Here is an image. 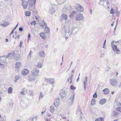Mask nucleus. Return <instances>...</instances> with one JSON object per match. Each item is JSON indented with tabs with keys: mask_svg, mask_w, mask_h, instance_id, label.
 Here are the masks:
<instances>
[{
	"mask_svg": "<svg viewBox=\"0 0 121 121\" xmlns=\"http://www.w3.org/2000/svg\"><path fill=\"white\" fill-rule=\"evenodd\" d=\"M70 24V23H69L68 25L65 26L64 27L65 35L68 37H69L71 34V32L70 33V32H71V30H70V28H71V25Z\"/></svg>",
	"mask_w": 121,
	"mask_h": 121,
	"instance_id": "1",
	"label": "nucleus"
},
{
	"mask_svg": "<svg viewBox=\"0 0 121 121\" xmlns=\"http://www.w3.org/2000/svg\"><path fill=\"white\" fill-rule=\"evenodd\" d=\"M36 0H28V2L29 6V10L32 11L35 9V7L34 5L35 4Z\"/></svg>",
	"mask_w": 121,
	"mask_h": 121,
	"instance_id": "2",
	"label": "nucleus"
},
{
	"mask_svg": "<svg viewBox=\"0 0 121 121\" xmlns=\"http://www.w3.org/2000/svg\"><path fill=\"white\" fill-rule=\"evenodd\" d=\"M114 41H112L111 43L112 49L114 51H116L117 53L118 54H120V51L117 48V47L115 45L113 44Z\"/></svg>",
	"mask_w": 121,
	"mask_h": 121,
	"instance_id": "3",
	"label": "nucleus"
},
{
	"mask_svg": "<svg viewBox=\"0 0 121 121\" xmlns=\"http://www.w3.org/2000/svg\"><path fill=\"white\" fill-rule=\"evenodd\" d=\"M37 77L33 74H30L28 75V80L30 82H34L35 80Z\"/></svg>",
	"mask_w": 121,
	"mask_h": 121,
	"instance_id": "4",
	"label": "nucleus"
},
{
	"mask_svg": "<svg viewBox=\"0 0 121 121\" xmlns=\"http://www.w3.org/2000/svg\"><path fill=\"white\" fill-rule=\"evenodd\" d=\"M118 81L117 79L115 78H112L110 80L111 85L112 86H116L118 84Z\"/></svg>",
	"mask_w": 121,
	"mask_h": 121,
	"instance_id": "5",
	"label": "nucleus"
},
{
	"mask_svg": "<svg viewBox=\"0 0 121 121\" xmlns=\"http://www.w3.org/2000/svg\"><path fill=\"white\" fill-rule=\"evenodd\" d=\"M84 19V17L82 14L80 13H78L77 15L76 20L77 21H79L82 20Z\"/></svg>",
	"mask_w": 121,
	"mask_h": 121,
	"instance_id": "6",
	"label": "nucleus"
},
{
	"mask_svg": "<svg viewBox=\"0 0 121 121\" xmlns=\"http://www.w3.org/2000/svg\"><path fill=\"white\" fill-rule=\"evenodd\" d=\"M39 72V70L36 69L35 68H33L31 71V74L36 76H39L38 74Z\"/></svg>",
	"mask_w": 121,
	"mask_h": 121,
	"instance_id": "7",
	"label": "nucleus"
},
{
	"mask_svg": "<svg viewBox=\"0 0 121 121\" xmlns=\"http://www.w3.org/2000/svg\"><path fill=\"white\" fill-rule=\"evenodd\" d=\"M72 28L71 30V33H73V32H74L75 33H76V32L78 31V29L76 26H73V25H71V28Z\"/></svg>",
	"mask_w": 121,
	"mask_h": 121,
	"instance_id": "8",
	"label": "nucleus"
},
{
	"mask_svg": "<svg viewBox=\"0 0 121 121\" xmlns=\"http://www.w3.org/2000/svg\"><path fill=\"white\" fill-rule=\"evenodd\" d=\"M61 21L65 20V22H66V21L68 19V16L67 15L65 14H62L61 16Z\"/></svg>",
	"mask_w": 121,
	"mask_h": 121,
	"instance_id": "9",
	"label": "nucleus"
},
{
	"mask_svg": "<svg viewBox=\"0 0 121 121\" xmlns=\"http://www.w3.org/2000/svg\"><path fill=\"white\" fill-rule=\"evenodd\" d=\"M5 55L0 56V61L1 63H5L6 62V59H7Z\"/></svg>",
	"mask_w": 121,
	"mask_h": 121,
	"instance_id": "10",
	"label": "nucleus"
},
{
	"mask_svg": "<svg viewBox=\"0 0 121 121\" xmlns=\"http://www.w3.org/2000/svg\"><path fill=\"white\" fill-rule=\"evenodd\" d=\"M60 93V96L62 98H63L65 96V91L64 90H61Z\"/></svg>",
	"mask_w": 121,
	"mask_h": 121,
	"instance_id": "11",
	"label": "nucleus"
},
{
	"mask_svg": "<svg viewBox=\"0 0 121 121\" xmlns=\"http://www.w3.org/2000/svg\"><path fill=\"white\" fill-rule=\"evenodd\" d=\"M74 95H71L70 97V99L68 101L69 102L70 105H71L73 102V100L74 99Z\"/></svg>",
	"mask_w": 121,
	"mask_h": 121,
	"instance_id": "12",
	"label": "nucleus"
},
{
	"mask_svg": "<svg viewBox=\"0 0 121 121\" xmlns=\"http://www.w3.org/2000/svg\"><path fill=\"white\" fill-rule=\"evenodd\" d=\"M72 7L70 6H69L67 8H65L63 9V10L66 13H69L70 11V10L72 9Z\"/></svg>",
	"mask_w": 121,
	"mask_h": 121,
	"instance_id": "13",
	"label": "nucleus"
},
{
	"mask_svg": "<svg viewBox=\"0 0 121 121\" xmlns=\"http://www.w3.org/2000/svg\"><path fill=\"white\" fill-rule=\"evenodd\" d=\"M46 80L48 83L53 84L54 83L55 80L54 79L46 78Z\"/></svg>",
	"mask_w": 121,
	"mask_h": 121,
	"instance_id": "14",
	"label": "nucleus"
},
{
	"mask_svg": "<svg viewBox=\"0 0 121 121\" xmlns=\"http://www.w3.org/2000/svg\"><path fill=\"white\" fill-rule=\"evenodd\" d=\"M28 3L27 2L25 1H23L22 2V5L24 9H26L28 6Z\"/></svg>",
	"mask_w": 121,
	"mask_h": 121,
	"instance_id": "15",
	"label": "nucleus"
},
{
	"mask_svg": "<svg viewBox=\"0 0 121 121\" xmlns=\"http://www.w3.org/2000/svg\"><path fill=\"white\" fill-rule=\"evenodd\" d=\"M29 72L28 70L26 69H24L22 72V74L24 75H26Z\"/></svg>",
	"mask_w": 121,
	"mask_h": 121,
	"instance_id": "16",
	"label": "nucleus"
},
{
	"mask_svg": "<svg viewBox=\"0 0 121 121\" xmlns=\"http://www.w3.org/2000/svg\"><path fill=\"white\" fill-rule=\"evenodd\" d=\"M79 5V4L78 5ZM78 7H76L75 8V9L77 10L78 12H82L83 11V8L82 7L79 5Z\"/></svg>",
	"mask_w": 121,
	"mask_h": 121,
	"instance_id": "17",
	"label": "nucleus"
},
{
	"mask_svg": "<svg viewBox=\"0 0 121 121\" xmlns=\"http://www.w3.org/2000/svg\"><path fill=\"white\" fill-rule=\"evenodd\" d=\"M106 102V100L105 99H100L99 102V103L101 105H103L105 104Z\"/></svg>",
	"mask_w": 121,
	"mask_h": 121,
	"instance_id": "18",
	"label": "nucleus"
},
{
	"mask_svg": "<svg viewBox=\"0 0 121 121\" xmlns=\"http://www.w3.org/2000/svg\"><path fill=\"white\" fill-rule=\"evenodd\" d=\"M39 54L41 58H43L45 56V53L43 51H41L39 52Z\"/></svg>",
	"mask_w": 121,
	"mask_h": 121,
	"instance_id": "19",
	"label": "nucleus"
},
{
	"mask_svg": "<svg viewBox=\"0 0 121 121\" xmlns=\"http://www.w3.org/2000/svg\"><path fill=\"white\" fill-rule=\"evenodd\" d=\"M103 91L105 95H108L109 92V90L107 88H105L103 90Z\"/></svg>",
	"mask_w": 121,
	"mask_h": 121,
	"instance_id": "20",
	"label": "nucleus"
},
{
	"mask_svg": "<svg viewBox=\"0 0 121 121\" xmlns=\"http://www.w3.org/2000/svg\"><path fill=\"white\" fill-rule=\"evenodd\" d=\"M77 13V12L75 11H73L69 15V17L70 18H71L74 16V15Z\"/></svg>",
	"mask_w": 121,
	"mask_h": 121,
	"instance_id": "21",
	"label": "nucleus"
},
{
	"mask_svg": "<svg viewBox=\"0 0 121 121\" xmlns=\"http://www.w3.org/2000/svg\"><path fill=\"white\" fill-rule=\"evenodd\" d=\"M15 52H14L12 53H10L9 54L8 56H6L7 58H8L9 57H13L14 55Z\"/></svg>",
	"mask_w": 121,
	"mask_h": 121,
	"instance_id": "22",
	"label": "nucleus"
},
{
	"mask_svg": "<svg viewBox=\"0 0 121 121\" xmlns=\"http://www.w3.org/2000/svg\"><path fill=\"white\" fill-rule=\"evenodd\" d=\"M118 99H116L115 101V105H116L121 106V103H120L119 102L117 101Z\"/></svg>",
	"mask_w": 121,
	"mask_h": 121,
	"instance_id": "23",
	"label": "nucleus"
},
{
	"mask_svg": "<svg viewBox=\"0 0 121 121\" xmlns=\"http://www.w3.org/2000/svg\"><path fill=\"white\" fill-rule=\"evenodd\" d=\"M40 23V25L41 27L42 28H44L46 27L47 26V24L46 23L43 22L42 23Z\"/></svg>",
	"mask_w": 121,
	"mask_h": 121,
	"instance_id": "24",
	"label": "nucleus"
},
{
	"mask_svg": "<svg viewBox=\"0 0 121 121\" xmlns=\"http://www.w3.org/2000/svg\"><path fill=\"white\" fill-rule=\"evenodd\" d=\"M9 23L8 22H5L4 21L3 23H1V25L4 26H5L9 25Z\"/></svg>",
	"mask_w": 121,
	"mask_h": 121,
	"instance_id": "25",
	"label": "nucleus"
},
{
	"mask_svg": "<svg viewBox=\"0 0 121 121\" xmlns=\"http://www.w3.org/2000/svg\"><path fill=\"white\" fill-rule=\"evenodd\" d=\"M59 99H57L54 102V105L56 107H57V105L59 104Z\"/></svg>",
	"mask_w": 121,
	"mask_h": 121,
	"instance_id": "26",
	"label": "nucleus"
},
{
	"mask_svg": "<svg viewBox=\"0 0 121 121\" xmlns=\"http://www.w3.org/2000/svg\"><path fill=\"white\" fill-rule=\"evenodd\" d=\"M50 112L52 113L55 110V107L52 106H51L50 107Z\"/></svg>",
	"mask_w": 121,
	"mask_h": 121,
	"instance_id": "27",
	"label": "nucleus"
},
{
	"mask_svg": "<svg viewBox=\"0 0 121 121\" xmlns=\"http://www.w3.org/2000/svg\"><path fill=\"white\" fill-rule=\"evenodd\" d=\"M55 1L59 4H60L64 2V0H55Z\"/></svg>",
	"mask_w": 121,
	"mask_h": 121,
	"instance_id": "28",
	"label": "nucleus"
},
{
	"mask_svg": "<svg viewBox=\"0 0 121 121\" xmlns=\"http://www.w3.org/2000/svg\"><path fill=\"white\" fill-rule=\"evenodd\" d=\"M40 36L43 39H45L46 38V36L43 33H41L40 34Z\"/></svg>",
	"mask_w": 121,
	"mask_h": 121,
	"instance_id": "29",
	"label": "nucleus"
},
{
	"mask_svg": "<svg viewBox=\"0 0 121 121\" xmlns=\"http://www.w3.org/2000/svg\"><path fill=\"white\" fill-rule=\"evenodd\" d=\"M13 90L12 87H9L8 89V92L9 94H12Z\"/></svg>",
	"mask_w": 121,
	"mask_h": 121,
	"instance_id": "30",
	"label": "nucleus"
},
{
	"mask_svg": "<svg viewBox=\"0 0 121 121\" xmlns=\"http://www.w3.org/2000/svg\"><path fill=\"white\" fill-rule=\"evenodd\" d=\"M31 12L29 11H27L25 12V15L26 16H30Z\"/></svg>",
	"mask_w": 121,
	"mask_h": 121,
	"instance_id": "31",
	"label": "nucleus"
},
{
	"mask_svg": "<svg viewBox=\"0 0 121 121\" xmlns=\"http://www.w3.org/2000/svg\"><path fill=\"white\" fill-rule=\"evenodd\" d=\"M55 12V11L53 9H50L49 11V12L50 14H52Z\"/></svg>",
	"mask_w": 121,
	"mask_h": 121,
	"instance_id": "32",
	"label": "nucleus"
},
{
	"mask_svg": "<svg viewBox=\"0 0 121 121\" xmlns=\"http://www.w3.org/2000/svg\"><path fill=\"white\" fill-rule=\"evenodd\" d=\"M44 31L46 33H48L49 32L50 30L49 28L46 26L45 27Z\"/></svg>",
	"mask_w": 121,
	"mask_h": 121,
	"instance_id": "33",
	"label": "nucleus"
},
{
	"mask_svg": "<svg viewBox=\"0 0 121 121\" xmlns=\"http://www.w3.org/2000/svg\"><path fill=\"white\" fill-rule=\"evenodd\" d=\"M82 113L81 110L79 108H78L76 112V114H81Z\"/></svg>",
	"mask_w": 121,
	"mask_h": 121,
	"instance_id": "34",
	"label": "nucleus"
},
{
	"mask_svg": "<svg viewBox=\"0 0 121 121\" xmlns=\"http://www.w3.org/2000/svg\"><path fill=\"white\" fill-rule=\"evenodd\" d=\"M95 99H93L91 101V105L92 106L94 105L95 104Z\"/></svg>",
	"mask_w": 121,
	"mask_h": 121,
	"instance_id": "35",
	"label": "nucleus"
},
{
	"mask_svg": "<svg viewBox=\"0 0 121 121\" xmlns=\"http://www.w3.org/2000/svg\"><path fill=\"white\" fill-rule=\"evenodd\" d=\"M44 96V95L41 92L39 94V99H41Z\"/></svg>",
	"mask_w": 121,
	"mask_h": 121,
	"instance_id": "36",
	"label": "nucleus"
},
{
	"mask_svg": "<svg viewBox=\"0 0 121 121\" xmlns=\"http://www.w3.org/2000/svg\"><path fill=\"white\" fill-rule=\"evenodd\" d=\"M113 116H117L119 113L118 112L115 111H113Z\"/></svg>",
	"mask_w": 121,
	"mask_h": 121,
	"instance_id": "37",
	"label": "nucleus"
},
{
	"mask_svg": "<svg viewBox=\"0 0 121 121\" xmlns=\"http://www.w3.org/2000/svg\"><path fill=\"white\" fill-rule=\"evenodd\" d=\"M87 76H86L85 79L83 82V84L84 85H86L87 82Z\"/></svg>",
	"mask_w": 121,
	"mask_h": 121,
	"instance_id": "38",
	"label": "nucleus"
},
{
	"mask_svg": "<svg viewBox=\"0 0 121 121\" xmlns=\"http://www.w3.org/2000/svg\"><path fill=\"white\" fill-rule=\"evenodd\" d=\"M116 110L121 112V107H118L116 108Z\"/></svg>",
	"mask_w": 121,
	"mask_h": 121,
	"instance_id": "39",
	"label": "nucleus"
},
{
	"mask_svg": "<svg viewBox=\"0 0 121 121\" xmlns=\"http://www.w3.org/2000/svg\"><path fill=\"white\" fill-rule=\"evenodd\" d=\"M20 65V62H17L15 64V67L17 68H18Z\"/></svg>",
	"mask_w": 121,
	"mask_h": 121,
	"instance_id": "40",
	"label": "nucleus"
},
{
	"mask_svg": "<svg viewBox=\"0 0 121 121\" xmlns=\"http://www.w3.org/2000/svg\"><path fill=\"white\" fill-rule=\"evenodd\" d=\"M37 66L38 67L41 68L42 67V65L41 63V62H39L38 63Z\"/></svg>",
	"mask_w": 121,
	"mask_h": 121,
	"instance_id": "41",
	"label": "nucleus"
},
{
	"mask_svg": "<svg viewBox=\"0 0 121 121\" xmlns=\"http://www.w3.org/2000/svg\"><path fill=\"white\" fill-rule=\"evenodd\" d=\"M15 79L14 81L16 82L17 81L19 78V77L18 76V75L16 76L15 77Z\"/></svg>",
	"mask_w": 121,
	"mask_h": 121,
	"instance_id": "42",
	"label": "nucleus"
},
{
	"mask_svg": "<svg viewBox=\"0 0 121 121\" xmlns=\"http://www.w3.org/2000/svg\"><path fill=\"white\" fill-rule=\"evenodd\" d=\"M72 78H69L67 80L68 82H69H69L70 83H72Z\"/></svg>",
	"mask_w": 121,
	"mask_h": 121,
	"instance_id": "43",
	"label": "nucleus"
},
{
	"mask_svg": "<svg viewBox=\"0 0 121 121\" xmlns=\"http://www.w3.org/2000/svg\"><path fill=\"white\" fill-rule=\"evenodd\" d=\"M110 13L111 14H114V9L113 8H112L111 9Z\"/></svg>",
	"mask_w": 121,
	"mask_h": 121,
	"instance_id": "44",
	"label": "nucleus"
},
{
	"mask_svg": "<svg viewBox=\"0 0 121 121\" xmlns=\"http://www.w3.org/2000/svg\"><path fill=\"white\" fill-rule=\"evenodd\" d=\"M97 97V95L96 94V93L95 92L93 95V97L94 98H96Z\"/></svg>",
	"mask_w": 121,
	"mask_h": 121,
	"instance_id": "45",
	"label": "nucleus"
},
{
	"mask_svg": "<svg viewBox=\"0 0 121 121\" xmlns=\"http://www.w3.org/2000/svg\"><path fill=\"white\" fill-rule=\"evenodd\" d=\"M34 92L33 91H30L29 92V94L30 95H33Z\"/></svg>",
	"mask_w": 121,
	"mask_h": 121,
	"instance_id": "46",
	"label": "nucleus"
},
{
	"mask_svg": "<svg viewBox=\"0 0 121 121\" xmlns=\"http://www.w3.org/2000/svg\"><path fill=\"white\" fill-rule=\"evenodd\" d=\"M30 24L31 25H35V24H36V22L35 21H33L32 22H31Z\"/></svg>",
	"mask_w": 121,
	"mask_h": 121,
	"instance_id": "47",
	"label": "nucleus"
},
{
	"mask_svg": "<svg viewBox=\"0 0 121 121\" xmlns=\"http://www.w3.org/2000/svg\"><path fill=\"white\" fill-rule=\"evenodd\" d=\"M70 88L72 90H74L75 89V87L73 86H70Z\"/></svg>",
	"mask_w": 121,
	"mask_h": 121,
	"instance_id": "48",
	"label": "nucleus"
},
{
	"mask_svg": "<svg viewBox=\"0 0 121 121\" xmlns=\"http://www.w3.org/2000/svg\"><path fill=\"white\" fill-rule=\"evenodd\" d=\"M20 93L22 95H25V91H21L20 92Z\"/></svg>",
	"mask_w": 121,
	"mask_h": 121,
	"instance_id": "49",
	"label": "nucleus"
},
{
	"mask_svg": "<svg viewBox=\"0 0 121 121\" xmlns=\"http://www.w3.org/2000/svg\"><path fill=\"white\" fill-rule=\"evenodd\" d=\"M37 117H35L32 119V121H36V120Z\"/></svg>",
	"mask_w": 121,
	"mask_h": 121,
	"instance_id": "50",
	"label": "nucleus"
},
{
	"mask_svg": "<svg viewBox=\"0 0 121 121\" xmlns=\"http://www.w3.org/2000/svg\"><path fill=\"white\" fill-rule=\"evenodd\" d=\"M61 113V112L60 110L58 112V114L59 115L61 116L62 117V115Z\"/></svg>",
	"mask_w": 121,
	"mask_h": 121,
	"instance_id": "51",
	"label": "nucleus"
},
{
	"mask_svg": "<svg viewBox=\"0 0 121 121\" xmlns=\"http://www.w3.org/2000/svg\"><path fill=\"white\" fill-rule=\"evenodd\" d=\"M99 121H104V119L103 117H100L99 119Z\"/></svg>",
	"mask_w": 121,
	"mask_h": 121,
	"instance_id": "52",
	"label": "nucleus"
},
{
	"mask_svg": "<svg viewBox=\"0 0 121 121\" xmlns=\"http://www.w3.org/2000/svg\"><path fill=\"white\" fill-rule=\"evenodd\" d=\"M0 67H1L2 68H4V65L1 63L0 62Z\"/></svg>",
	"mask_w": 121,
	"mask_h": 121,
	"instance_id": "53",
	"label": "nucleus"
},
{
	"mask_svg": "<svg viewBox=\"0 0 121 121\" xmlns=\"http://www.w3.org/2000/svg\"><path fill=\"white\" fill-rule=\"evenodd\" d=\"M120 14V13L119 12H117L116 13V16H119Z\"/></svg>",
	"mask_w": 121,
	"mask_h": 121,
	"instance_id": "54",
	"label": "nucleus"
},
{
	"mask_svg": "<svg viewBox=\"0 0 121 121\" xmlns=\"http://www.w3.org/2000/svg\"><path fill=\"white\" fill-rule=\"evenodd\" d=\"M30 34H28V39H30Z\"/></svg>",
	"mask_w": 121,
	"mask_h": 121,
	"instance_id": "55",
	"label": "nucleus"
},
{
	"mask_svg": "<svg viewBox=\"0 0 121 121\" xmlns=\"http://www.w3.org/2000/svg\"><path fill=\"white\" fill-rule=\"evenodd\" d=\"M19 30L20 31H22L23 30V29L22 28L20 27L19 28Z\"/></svg>",
	"mask_w": 121,
	"mask_h": 121,
	"instance_id": "56",
	"label": "nucleus"
},
{
	"mask_svg": "<svg viewBox=\"0 0 121 121\" xmlns=\"http://www.w3.org/2000/svg\"><path fill=\"white\" fill-rule=\"evenodd\" d=\"M22 42L21 41H20V47H21L22 46Z\"/></svg>",
	"mask_w": 121,
	"mask_h": 121,
	"instance_id": "57",
	"label": "nucleus"
},
{
	"mask_svg": "<svg viewBox=\"0 0 121 121\" xmlns=\"http://www.w3.org/2000/svg\"><path fill=\"white\" fill-rule=\"evenodd\" d=\"M105 45H106V43H104L103 45V48H105Z\"/></svg>",
	"mask_w": 121,
	"mask_h": 121,
	"instance_id": "58",
	"label": "nucleus"
},
{
	"mask_svg": "<svg viewBox=\"0 0 121 121\" xmlns=\"http://www.w3.org/2000/svg\"><path fill=\"white\" fill-rule=\"evenodd\" d=\"M47 116L48 117H50L51 116V114H47Z\"/></svg>",
	"mask_w": 121,
	"mask_h": 121,
	"instance_id": "59",
	"label": "nucleus"
},
{
	"mask_svg": "<svg viewBox=\"0 0 121 121\" xmlns=\"http://www.w3.org/2000/svg\"><path fill=\"white\" fill-rule=\"evenodd\" d=\"M14 30H13L11 31V32L10 34V35H11V34H13V33L14 32Z\"/></svg>",
	"mask_w": 121,
	"mask_h": 121,
	"instance_id": "60",
	"label": "nucleus"
},
{
	"mask_svg": "<svg viewBox=\"0 0 121 121\" xmlns=\"http://www.w3.org/2000/svg\"><path fill=\"white\" fill-rule=\"evenodd\" d=\"M99 121V118H97L95 120V121Z\"/></svg>",
	"mask_w": 121,
	"mask_h": 121,
	"instance_id": "61",
	"label": "nucleus"
},
{
	"mask_svg": "<svg viewBox=\"0 0 121 121\" xmlns=\"http://www.w3.org/2000/svg\"><path fill=\"white\" fill-rule=\"evenodd\" d=\"M79 77H78L77 80V82H78L79 80Z\"/></svg>",
	"mask_w": 121,
	"mask_h": 121,
	"instance_id": "62",
	"label": "nucleus"
},
{
	"mask_svg": "<svg viewBox=\"0 0 121 121\" xmlns=\"http://www.w3.org/2000/svg\"><path fill=\"white\" fill-rule=\"evenodd\" d=\"M65 36H66L65 37V39L66 40H67V39H68V38L69 37H68V36H66L65 35Z\"/></svg>",
	"mask_w": 121,
	"mask_h": 121,
	"instance_id": "63",
	"label": "nucleus"
},
{
	"mask_svg": "<svg viewBox=\"0 0 121 121\" xmlns=\"http://www.w3.org/2000/svg\"><path fill=\"white\" fill-rule=\"evenodd\" d=\"M20 36V35H17L16 36V38H15V39H16L17 38H19V37Z\"/></svg>",
	"mask_w": 121,
	"mask_h": 121,
	"instance_id": "64",
	"label": "nucleus"
}]
</instances>
